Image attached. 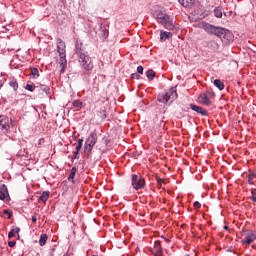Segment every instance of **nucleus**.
Returning <instances> with one entry per match:
<instances>
[{
  "instance_id": "nucleus-1",
  "label": "nucleus",
  "mask_w": 256,
  "mask_h": 256,
  "mask_svg": "<svg viewBox=\"0 0 256 256\" xmlns=\"http://www.w3.org/2000/svg\"><path fill=\"white\" fill-rule=\"evenodd\" d=\"M202 29L205 30L208 35H215V37L221 39L224 45H231V43L235 41V35L227 28L204 22L202 23Z\"/></svg>"
},
{
  "instance_id": "nucleus-2",
  "label": "nucleus",
  "mask_w": 256,
  "mask_h": 256,
  "mask_svg": "<svg viewBox=\"0 0 256 256\" xmlns=\"http://www.w3.org/2000/svg\"><path fill=\"white\" fill-rule=\"evenodd\" d=\"M154 17H156L157 22L161 23L165 29H168V31H174L175 30V24H173V18L169 16V14L161 12V11H156L154 13Z\"/></svg>"
},
{
  "instance_id": "nucleus-3",
  "label": "nucleus",
  "mask_w": 256,
  "mask_h": 256,
  "mask_svg": "<svg viewBox=\"0 0 256 256\" xmlns=\"http://www.w3.org/2000/svg\"><path fill=\"white\" fill-rule=\"evenodd\" d=\"M177 89L175 87H171L165 92L159 93L157 96V101L159 103H163L164 105H171L175 99H177Z\"/></svg>"
},
{
  "instance_id": "nucleus-4",
  "label": "nucleus",
  "mask_w": 256,
  "mask_h": 256,
  "mask_svg": "<svg viewBox=\"0 0 256 256\" xmlns=\"http://www.w3.org/2000/svg\"><path fill=\"white\" fill-rule=\"evenodd\" d=\"M65 42L63 40L58 39L57 40V49L60 56V67H67V54L65 51Z\"/></svg>"
},
{
  "instance_id": "nucleus-5",
  "label": "nucleus",
  "mask_w": 256,
  "mask_h": 256,
  "mask_svg": "<svg viewBox=\"0 0 256 256\" xmlns=\"http://www.w3.org/2000/svg\"><path fill=\"white\" fill-rule=\"evenodd\" d=\"M131 185L136 191H139V189H145V178L137 174H132Z\"/></svg>"
},
{
  "instance_id": "nucleus-6",
  "label": "nucleus",
  "mask_w": 256,
  "mask_h": 256,
  "mask_svg": "<svg viewBox=\"0 0 256 256\" xmlns=\"http://www.w3.org/2000/svg\"><path fill=\"white\" fill-rule=\"evenodd\" d=\"M97 143V133L91 132L85 141L84 149L87 151L88 155L93 151V147H95V144Z\"/></svg>"
},
{
  "instance_id": "nucleus-7",
  "label": "nucleus",
  "mask_w": 256,
  "mask_h": 256,
  "mask_svg": "<svg viewBox=\"0 0 256 256\" xmlns=\"http://www.w3.org/2000/svg\"><path fill=\"white\" fill-rule=\"evenodd\" d=\"M79 63L82 69H84L85 71H91L93 69V61L91 60V57L89 56V54L79 58Z\"/></svg>"
},
{
  "instance_id": "nucleus-8",
  "label": "nucleus",
  "mask_w": 256,
  "mask_h": 256,
  "mask_svg": "<svg viewBox=\"0 0 256 256\" xmlns=\"http://www.w3.org/2000/svg\"><path fill=\"white\" fill-rule=\"evenodd\" d=\"M10 120L9 117L5 115H0V129L3 131V133H9V126Z\"/></svg>"
},
{
  "instance_id": "nucleus-9",
  "label": "nucleus",
  "mask_w": 256,
  "mask_h": 256,
  "mask_svg": "<svg viewBox=\"0 0 256 256\" xmlns=\"http://www.w3.org/2000/svg\"><path fill=\"white\" fill-rule=\"evenodd\" d=\"M150 251L154 256H163V247H161V242L155 241L154 247L150 248Z\"/></svg>"
},
{
  "instance_id": "nucleus-10",
  "label": "nucleus",
  "mask_w": 256,
  "mask_h": 256,
  "mask_svg": "<svg viewBox=\"0 0 256 256\" xmlns=\"http://www.w3.org/2000/svg\"><path fill=\"white\" fill-rule=\"evenodd\" d=\"M189 107L190 109H192V111H195V113L202 115V117H207V115H209V112H207V110L203 109V107L201 106L190 104Z\"/></svg>"
},
{
  "instance_id": "nucleus-11",
  "label": "nucleus",
  "mask_w": 256,
  "mask_h": 256,
  "mask_svg": "<svg viewBox=\"0 0 256 256\" xmlns=\"http://www.w3.org/2000/svg\"><path fill=\"white\" fill-rule=\"evenodd\" d=\"M256 239V232L250 231L247 233L245 240H242V243H246L247 245H251L253 241Z\"/></svg>"
},
{
  "instance_id": "nucleus-12",
  "label": "nucleus",
  "mask_w": 256,
  "mask_h": 256,
  "mask_svg": "<svg viewBox=\"0 0 256 256\" xmlns=\"http://www.w3.org/2000/svg\"><path fill=\"white\" fill-rule=\"evenodd\" d=\"M9 197V190H7V185H0V201H5Z\"/></svg>"
},
{
  "instance_id": "nucleus-13",
  "label": "nucleus",
  "mask_w": 256,
  "mask_h": 256,
  "mask_svg": "<svg viewBox=\"0 0 256 256\" xmlns=\"http://www.w3.org/2000/svg\"><path fill=\"white\" fill-rule=\"evenodd\" d=\"M178 3H180L182 7H186L189 9L190 7H193V5H195V0H178Z\"/></svg>"
},
{
  "instance_id": "nucleus-14",
  "label": "nucleus",
  "mask_w": 256,
  "mask_h": 256,
  "mask_svg": "<svg viewBox=\"0 0 256 256\" xmlns=\"http://www.w3.org/2000/svg\"><path fill=\"white\" fill-rule=\"evenodd\" d=\"M208 49H211V51H217L219 49V43L215 40H210L207 42Z\"/></svg>"
},
{
  "instance_id": "nucleus-15",
  "label": "nucleus",
  "mask_w": 256,
  "mask_h": 256,
  "mask_svg": "<svg viewBox=\"0 0 256 256\" xmlns=\"http://www.w3.org/2000/svg\"><path fill=\"white\" fill-rule=\"evenodd\" d=\"M171 37H173V34L171 32H167V31H161L160 32V41H167V39H171Z\"/></svg>"
},
{
  "instance_id": "nucleus-16",
  "label": "nucleus",
  "mask_w": 256,
  "mask_h": 256,
  "mask_svg": "<svg viewBox=\"0 0 256 256\" xmlns=\"http://www.w3.org/2000/svg\"><path fill=\"white\" fill-rule=\"evenodd\" d=\"M213 13H214V17H216L217 19H221L223 17L222 6L215 7Z\"/></svg>"
},
{
  "instance_id": "nucleus-17",
  "label": "nucleus",
  "mask_w": 256,
  "mask_h": 256,
  "mask_svg": "<svg viewBox=\"0 0 256 256\" xmlns=\"http://www.w3.org/2000/svg\"><path fill=\"white\" fill-rule=\"evenodd\" d=\"M37 89H39V91H43V93H45L46 97L49 96L51 93V88H49V86H47L45 84H40L39 86H37Z\"/></svg>"
},
{
  "instance_id": "nucleus-18",
  "label": "nucleus",
  "mask_w": 256,
  "mask_h": 256,
  "mask_svg": "<svg viewBox=\"0 0 256 256\" xmlns=\"http://www.w3.org/2000/svg\"><path fill=\"white\" fill-rule=\"evenodd\" d=\"M200 99L203 105H207V106L211 105V100L209 98V95H207L206 93L200 95Z\"/></svg>"
},
{
  "instance_id": "nucleus-19",
  "label": "nucleus",
  "mask_w": 256,
  "mask_h": 256,
  "mask_svg": "<svg viewBox=\"0 0 256 256\" xmlns=\"http://www.w3.org/2000/svg\"><path fill=\"white\" fill-rule=\"evenodd\" d=\"M77 173V167L73 166L71 169V172L68 176V181H70L71 183H75V175Z\"/></svg>"
},
{
  "instance_id": "nucleus-20",
  "label": "nucleus",
  "mask_w": 256,
  "mask_h": 256,
  "mask_svg": "<svg viewBox=\"0 0 256 256\" xmlns=\"http://www.w3.org/2000/svg\"><path fill=\"white\" fill-rule=\"evenodd\" d=\"M21 231V228L16 227L15 229H12L9 233H8V239H13V237H15V233L18 236V239L20 238L19 236V232Z\"/></svg>"
},
{
  "instance_id": "nucleus-21",
  "label": "nucleus",
  "mask_w": 256,
  "mask_h": 256,
  "mask_svg": "<svg viewBox=\"0 0 256 256\" xmlns=\"http://www.w3.org/2000/svg\"><path fill=\"white\" fill-rule=\"evenodd\" d=\"M213 83L214 87H217L219 91H223V89H225V84L220 79H215Z\"/></svg>"
},
{
  "instance_id": "nucleus-22",
  "label": "nucleus",
  "mask_w": 256,
  "mask_h": 256,
  "mask_svg": "<svg viewBox=\"0 0 256 256\" xmlns=\"http://www.w3.org/2000/svg\"><path fill=\"white\" fill-rule=\"evenodd\" d=\"M96 115L99 117V119H101V121H105V119H107V112L103 109L97 111Z\"/></svg>"
},
{
  "instance_id": "nucleus-23",
  "label": "nucleus",
  "mask_w": 256,
  "mask_h": 256,
  "mask_svg": "<svg viewBox=\"0 0 256 256\" xmlns=\"http://www.w3.org/2000/svg\"><path fill=\"white\" fill-rule=\"evenodd\" d=\"M47 239H48L47 234H42V235L40 236V239H39V245H40V247H45V245H47Z\"/></svg>"
},
{
  "instance_id": "nucleus-24",
  "label": "nucleus",
  "mask_w": 256,
  "mask_h": 256,
  "mask_svg": "<svg viewBox=\"0 0 256 256\" xmlns=\"http://www.w3.org/2000/svg\"><path fill=\"white\" fill-rule=\"evenodd\" d=\"M49 195V191H44L39 197V201H42V203H46V201L49 199Z\"/></svg>"
},
{
  "instance_id": "nucleus-25",
  "label": "nucleus",
  "mask_w": 256,
  "mask_h": 256,
  "mask_svg": "<svg viewBox=\"0 0 256 256\" xmlns=\"http://www.w3.org/2000/svg\"><path fill=\"white\" fill-rule=\"evenodd\" d=\"M146 77L148 78V81H153V79H155V71H153V69H149L146 72Z\"/></svg>"
},
{
  "instance_id": "nucleus-26",
  "label": "nucleus",
  "mask_w": 256,
  "mask_h": 256,
  "mask_svg": "<svg viewBox=\"0 0 256 256\" xmlns=\"http://www.w3.org/2000/svg\"><path fill=\"white\" fill-rule=\"evenodd\" d=\"M30 71H31V75H32L33 79L39 78V69H37L35 67H31Z\"/></svg>"
},
{
  "instance_id": "nucleus-27",
  "label": "nucleus",
  "mask_w": 256,
  "mask_h": 256,
  "mask_svg": "<svg viewBox=\"0 0 256 256\" xmlns=\"http://www.w3.org/2000/svg\"><path fill=\"white\" fill-rule=\"evenodd\" d=\"M72 105L75 109H83V103L81 102V100H74L72 102Z\"/></svg>"
},
{
  "instance_id": "nucleus-28",
  "label": "nucleus",
  "mask_w": 256,
  "mask_h": 256,
  "mask_svg": "<svg viewBox=\"0 0 256 256\" xmlns=\"http://www.w3.org/2000/svg\"><path fill=\"white\" fill-rule=\"evenodd\" d=\"M76 55L79 57V59H81V57H85L87 56V51H85V49L80 48L78 49V51L76 52Z\"/></svg>"
},
{
  "instance_id": "nucleus-29",
  "label": "nucleus",
  "mask_w": 256,
  "mask_h": 256,
  "mask_svg": "<svg viewBox=\"0 0 256 256\" xmlns=\"http://www.w3.org/2000/svg\"><path fill=\"white\" fill-rule=\"evenodd\" d=\"M26 91H30L31 93H33V91H35V89H37V86H35V84H26L25 87Z\"/></svg>"
},
{
  "instance_id": "nucleus-30",
  "label": "nucleus",
  "mask_w": 256,
  "mask_h": 256,
  "mask_svg": "<svg viewBox=\"0 0 256 256\" xmlns=\"http://www.w3.org/2000/svg\"><path fill=\"white\" fill-rule=\"evenodd\" d=\"M9 85L14 91H17V89H19V83H17V81H10Z\"/></svg>"
},
{
  "instance_id": "nucleus-31",
  "label": "nucleus",
  "mask_w": 256,
  "mask_h": 256,
  "mask_svg": "<svg viewBox=\"0 0 256 256\" xmlns=\"http://www.w3.org/2000/svg\"><path fill=\"white\" fill-rule=\"evenodd\" d=\"M83 147V138L78 139V144L76 146V151L79 153L81 151V148Z\"/></svg>"
},
{
  "instance_id": "nucleus-32",
  "label": "nucleus",
  "mask_w": 256,
  "mask_h": 256,
  "mask_svg": "<svg viewBox=\"0 0 256 256\" xmlns=\"http://www.w3.org/2000/svg\"><path fill=\"white\" fill-rule=\"evenodd\" d=\"M255 177H256L255 173H250L248 175V183H249V185H253V180L255 179Z\"/></svg>"
},
{
  "instance_id": "nucleus-33",
  "label": "nucleus",
  "mask_w": 256,
  "mask_h": 256,
  "mask_svg": "<svg viewBox=\"0 0 256 256\" xmlns=\"http://www.w3.org/2000/svg\"><path fill=\"white\" fill-rule=\"evenodd\" d=\"M79 49H83V43L76 41L75 52L77 53L79 51Z\"/></svg>"
},
{
  "instance_id": "nucleus-34",
  "label": "nucleus",
  "mask_w": 256,
  "mask_h": 256,
  "mask_svg": "<svg viewBox=\"0 0 256 256\" xmlns=\"http://www.w3.org/2000/svg\"><path fill=\"white\" fill-rule=\"evenodd\" d=\"M251 193L252 197H250V199L253 201V203H256V189H252Z\"/></svg>"
},
{
  "instance_id": "nucleus-35",
  "label": "nucleus",
  "mask_w": 256,
  "mask_h": 256,
  "mask_svg": "<svg viewBox=\"0 0 256 256\" xmlns=\"http://www.w3.org/2000/svg\"><path fill=\"white\" fill-rule=\"evenodd\" d=\"M3 213L4 215H8V219H11V217H13V212H10L8 209H5Z\"/></svg>"
},
{
  "instance_id": "nucleus-36",
  "label": "nucleus",
  "mask_w": 256,
  "mask_h": 256,
  "mask_svg": "<svg viewBox=\"0 0 256 256\" xmlns=\"http://www.w3.org/2000/svg\"><path fill=\"white\" fill-rule=\"evenodd\" d=\"M131 79L139 80V79H141V75H139V73H133V74H131Z\"/></svg>"
},
{
  "instance_id": "nucleus-37",
  "label": "nucleus",
  "mask_w": 256,
  "mask_h": 256,
  "mask_svg": "<svg viewBox=\"0 0 256 256\" xmlns=\"http://www.w3.org/2000/svg\"><path fill=\"white\" fill-rule=\"evenodd\" d=\"M143 71H144L143 66H138L137 67V73L138 74L143 75Z\"/></svg>"
},
{
  "instance_id": "nucleus-38",
  "label": "nucleus",
  "mask_w": 256,
  "mask_h": 256,
  "mask_svg": "<svg viewBox=\"0 0 256 256\" xmlns=\"http://www.w3.org/2000/svg\"><path fill=\"white\" fill-rule=\"evenodd\" d=\"M194 208L195 209H201V203L199 201L194 202Z\"/></svg>"
},
{
  "instance_id": "nucleus-39",
  "label": "nucleus",
  "mask_w": 256,
  "mask_h": 256,
  "mask_svg": "<svg viewBox=\"0 0 256 256\" xmlns=\"http://www.w3.org/2000/svg\"><path fill=\"white\" fill-rule=\"evenodd\" d=\"M15 245H17L16 241H9L8 242V246H10L11 248L15 247Z\"/></svg>"
},
{
  "instance_id": "nucleus-40",
  "label": "nucleus",
  "mask_w": 256,
  "mask_h": 256,
  "mask_svg": "<svg viewBox=\"0 0 256 256\" xmlns=\"http://www.w3.org/2000/svg\"><path fill=\"white\" fill-rule=\"evenodd\" d=\"M206 95H208L209 99H211V97H215V92H206Z\"/></svg>"
},
{
  "instance_id": "nucleus-41",
  "label": "nucleus",
  "mask_w": 256,
  "mask_h": 256,
  "mask_svg": "<svg viewBox=\"0 0 256 256\" xmlns=\"http://www.w3.org/2000/svg\"><path fill=\"white\" fill-rule=\"evenodd\" d=\"M102 31H103L104 37H109V30L103 29Z\"/></svg>"
},
{
  "instance_id": "nucleus-42",
  "label": "nucleus",
  "mask_w": 256,
  "mask_h": 256,
  "mask_svg": "<svg viewBox=\"0 0 256 256\" xmlns=\"http://www.w3.org/2000/svg\"><path fill=\"white\" fill-rule=\"evenodd\" d=\"M79 157H80L79 152L75 151L73 159H79Z\"/></svg>"
},
{
  "instance_id": "nucleus-43",
  "label": "nucleus",
  "mask_w": 256,
  "mask_h": 256,
  "mask_svg": "<svg viewBox=\"0 0 256 256\" xmlns=\"http://www.w3.org/2000/svg\"><path fill=\"white\" fill-rule=\"evenodd\" d=\"M38 143H39V145H41L42 143H45V139L44 138H40Z\"/></svg>"
},
{
  "instance_id": "nucleus-44",
  "label": "nucleus",
  "mask_w": 256,
  "mask_h": 256,
  "mask_svg": "<svg viewBox=\"0 0 256 256\" xmlns=\"http://www.w3.org/2000/svg\"><path fill=\"white\" fill-rule=\"evenodd\" d=\"M32 223H37V216H32Z\"/></svg>"
},
{
  "instance_id": "nucleus-45",
  "label": "nucleus",
  "mask_w": 256,
  "mask_h": 256,
  "mask_svg": "<svg viewBox=\"0 0 256 256\" xmlns=\"http://www.w3.org/2000/svg\"><path fill=\"white\" fill-rule=\"evenodd\" d=\"M60 67H61L60 73H61V74L65 73V69H66L67 67H64V68H63V66H60Z\"/></svg>"
},
{
  "instance_id": "nucleus-46",
  "label": "nucleus",
  "mask_w": 256,
  "mask_h": 256,
  "mask_svg": "<svg viewBox=\"0 0 256 256\" xmlns=\"http://www.w3.org/2000/svg\"><path fill=\"white\" fill-rule=\"evenodd\" d=\"M227 252H228V253H232V252H233V246H230V247L227 249Z\"/></svg>"
},
{
  "instance_id": "nucleus-47",
  "label": "nucleus",
  "mask_w": 256,
  "mask_h": 256,
  "mask_svg": "<svg viewBox=\"0 0 256 256\" xmlns=\"http://www.w3.org/2000/svg\"><path fill=\"white\" fill-rule=\"evenodd\" d=\"M162 181H163V179L157 178V183H159L160 185H161Z\"/></svg>"
},
{
  "instance_id": "nucleus-48",
  "label": "nucleus",
  "mask_w": 256,
  "mask_h": 256,
  "mask_svg": "<svg viewBox=\"0 0 256 256\" xmlns=\"http://www.w3.org/2000/svg\"><path fill=\"white\" fill-rule=\"evenodd\" d=\"M162 239H164V241H166V243H169V239L165 238V236H161Z\"/></svg>"
},
{
  "instance_id": "nucleus-49",
  "label": "nucleus",
  "mask_w": 256,
  "mask_h": 256,
  "mask_svg": "<svg viewBox=\"0 0 256 256\" xmlns=\"http://www.w3.org/2000/svg\"><path fill=\"white\" fill-rule=\"evenodd\" d=\"M224 229H225L226 231H229V226H224Z\"/></svg>"
},
{
  "instance_id": "nucleus-50",
  "label": "nucleus",
  "mask_w": 256,
  "mask_h": 256,
  "mask_svg": "<svg viewBox=\"0 0 256 256\" xmlns=\"http://www.w3.org/2000/svg\"><path fill=\"white\" fill-rule=\"evenodd\" d=\"M3 86V80H0V87Z\"/></svg>"
},
{
  "instance_id": "nucleus-51",
  "label": "nucleus",
  "mask_w": 256,
  "mask_h": 256,
  "mask_svg": "<svg viewBox=\"0 0 256 256\" xmlns=\"http://www.w3.org/2000/svg\"><path fill=\"white\" fill-rule=\"evenodd\" d=\"M184 256H191V255H189V254H186V255H184Z\"/></svg>"
},
{
  "instance_id": "nucleus-52",
  "label": "nucleus",
  "mask_w": 256,
  "mask_h": 256,
  "mask_svg": "<svg viewBox=\"0 0 256 256\" xmlns=\"http://www.w3.org/2000/svg\"><path fill=\"white\" fill-rule=\"evenodd\" d=\"M63 256H69L68 254H64Z\"/></svg>"
}]
</instances>
